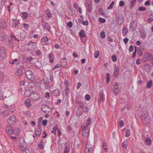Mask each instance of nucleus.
I'll use <instances>...</instances> for the list:
<instances>
[{
	"mask_svg": "<svg viewBox=\"0 0 153 153\" xmlns=\"http://www.w3.org/2000/svg\"><path fill=\"white\" fill-rule=\"evenodd\" d=\"M67 142H66L65 144V147L64 150V153H69V150L70 148L69 146H67Z\"/></svg>",
	"mask_w": 153,
	"mask_h": 153,
	"instance_id": "nucleus-23",
	"label": "nucleus"
},
{
	"mask_svg": "<svg viewBox=\"0 0 153 153\" xmlns=\"http://www.w3.org/2000/svg\"><path fill=\"white\" fill-rule=\"evenodd\" d=\"M30 100L29 99H27L26 100L25 104L27 107H30L31 106V104L30 103Z\"/></svg>",
	"mask_w": 153,
	"mask_h": 153,
	"instance_id": "nucleus-22",
	"label": "nucleus"
},
{
	"mask_svg": "<svg viewBox=\"0 0 153 153\" xmlns=\"http://www.w3.org/2000/svg\"><path fill=\"white\" fill-rule=\"evenodd\" d=\"M60 91L59 89H56L53 91V94L55 96H58L60 94Z\"/></svg>",
	"mask_w": 153,
	"mask_h": 153,
	"instance_id": "nucleus-27",
	"label": "nucleus"
},
{
	"mask_svg": "<svg viewBox=\"0 0 153 153\" xmlns=\"http://www.w3.org/2000/svg\"><path fill=\"white\" fill-rule=\"evenodd\" d=\"M128 145L127 144V143L126 141H124L122 143V146L123 148L125 149L127 148Z\"/></svg>",
	"mask_w": 153,
	"mask_h": 153,
	"instance_id": "nucleus-53",
	"label": "nucleus"
},
{
	"mask_svg": "<svg viewBox=\"0 0 153 153\" xmlns=\"http://www.w3.org/2000/svg\"><path fill=\"white\" fill-rule=\"evenodd\" d=\"M81 97L77 98L75 100L76 103L78 105V106L80 108H82L84 106V103L81 101Z\"/></svg>",
	"mask_w": 153,
	"mask_h": 153,
	"instance_id": "nucleus-10",
	"label": "nucleus"
},
{
	"mask_svg": "<svg viewBox=\"0 0 153 153\" xmlns=\"http://www.w3.org/2000/svg\"><path fill=\"white\" fill-rule=\"evenodd\" d=\"M125 4L124 2L123 1H120L119 2V5L120 6L122 7H123Z\"/></svg>",
	"mask_w": 153,
	"mask_h": 153,
	"instance_id": "nucleus-62",
	"label": "nucleus"
},
{
	"mask_svg": "<svg viewBox=\"0 0 153 153\" xmlns=\"http://www.w3.org/2000/svg\"><path fill=\"white\" fill-rule=\"evenodd\" d=\"M41 127V126H40L39 125V128L37 129L35 131V134L36 136L38 137H39V136L41 134V131L40 129Z\"/></svg>",
	"mask_w": 153,
	"mask_h": 153,
	"instance_id": "nucleus-18",
	"label": "nucleus"
},
{
	"mask_svg": "<svg viewBox=\"0 0 153 153\" xmlns=\"http://www.w3.org/2000/svg\"><path fill=\"white\" fill-rule=\"evenodd\" d=\"M73 25L72 23L71 22H69L67 24L68 27L69 28H71L72 27Z\"/></svg>",
	"mask_w": 153,
	"mask_h": 153,
	"instance_id": "nucleus-58",
	"label": "nucleus"
},
{
	"mask_svg": "<svg viewBox=\"0 0 153 153\" xmlns=\"http://www.w3.org/2000/svg\"><path fill=\"white\" fill-rule=\"evenodd\" d=\"M65 85L66 86L65 89V94L66 95H67L69 94V89L68 88V86H67L66 84Z\"/></svg>",
	"mask_w": 153,
	"mask_h": 153,
	"instance_id": "nucleus-56",
	"label": "nucleus"
},
{
	"mask_svg": "<svg viewBox=\"0 0 153 153\" xmlns=\"http://www.w3.org/2000/svg\"><path fill=\"white\" fill-rule=\"evenodd\" d=\"M0 27L3 29H5L7 28V24L4 19H3L0 20Z\"/></svg>",
	"mask_w": 153,
	"mask_h": 153,
	"instance_id": "nucleus-9",
	"label": "nucleus"
},
{
	"mask_svg": "<svg viewBox=\"0 0 153 153\" xmlns=\"http://www.w3.org/2000/svg\"><path fill=\"white\" fill-rule=\"evenodd\" d=\"M54 56L53 54V53H51L49 55V57L50 59V62L52 63L53 62V57Z\"/></svg>",
	"mask_w": 153,
	"mask_h": 153,
	"instance_id": "nucleus-33",
	"label": "nucleus"
},
{
	"mask_svg": "<svg viewBox=\"0 0 153 153\" xmlns=\"http://www.w3.org/2000/svg\"><path fill=\"white\" fill-rule=\"evenodd\" d=\"M115 68L114 69V76L116 77L117 76L119 72V69L117 67H116V65H115Z\"/></svg>",
	"mask_w": 153,
	"mask_h": 153,
	"instance_id": "nucleus-16",
	"label": "nucleus"
},
{
	"mask_svg": "<svg viewBox=\"0 0 153 153\" xmlns=\"http://www.w3.org/2000/svg\"><path fill=\"white\" fill-rule=\"evenodd\" d=\"M79 35L80 37H83L85 36L86 34L84 30H81L79 33Z\"/></svg>",
	"mask_w": 153,
	"mask_h": 153,
	"instance_id": "nucleus-34",
	"label": "nucleus"
},
{
	"mask_svg": "<svg viewBox=\"0 0 153 153\" xmlns=\"http://www.w3.org/2000/svg\"><path fill=\"white\" fill-rule=\"evenodd\" d=\"M114 4V1H112L111 2V3L110 4V5H109V6L108 7V9H112L113 7V6Z\"/></svg>",
	"mask_w": 153,
	"mask_h": 153,
	"instance_id": "nucleus-52",
	"label": "nucleus"
},
{
	"mask_svg": "<svg viewBox=\"0 0 153 153\" xmlns=\"http://www.w3.org/2000/svg\"><path fill=\"white\" fill-rule=\"evenodd\" d=\"M99 94L100 97V101H103L105 99V97L103 91L101 90Z\"/></svg>",
	"mask_w": 153,
	"mask_h": 153,
	"instance_id": "nucleus-19",
	"label": "nucleus"
},
{
	"mask_svg": "<svg viewBox=\"0 0 153 153\" xmlns=\"http://www.w3.org/2000/svg\"><path fill=\"white\" fill-rule=\"evenodd\" d=\"M143 122L145 125H148L149 123V119L148 117H145L143 119Z\"/></svg>",
	"mask_w": 153,
	"mask_h": 153,
	"instance_id": "nucleus-20",
	"label": "nucleus"
},
{
	"mask_svg": "<svg viewBox=\"0 0 153 153\" xmlns=\"http://www.w3.org/2000/svg\"><path fill=\"white\" fill-rule=\"evenodd\" d=\"M28 50L29 51H33L36 48V45H28Z\"/></svg>",
	"mask_w": 153,
	"mask_h": 153,
	"instance_id": "nucleus-26",
	"label": "nucleus"
},
{
	"mask_svg": "<svg viewBox=\"0 0 153 153\" xmlns=\"http://www.w3.org/2000/svg\"><path fill=\"white\" fill-rule=\"evenodd\" d=\"M5 42L6 44L8 47H12L13 48H18V47L16 46V44L14 41H13L12 39H7V38L5 39Z\"/></svg>",
	"mask_w": 153,
	"mask_h": 153,
	"instance_id": "nucleus-2",
	"label": "nucleus"
},
{
	"mask_svg": "<svg viewBox=\"0 0 153 153\" xmlns=\"http://www.w3.org/2000/svg\"><path fill=\"white\" fill-rule=\"evenodd\" d=\"M26 35V33L24 31H23L21 32L20 36L22 38H24Z\"/></svg>",
	"mask_w": 153,
	"mask_h": 153,
	"instance_id": "nucleus-38",
	"label": "nucleus"
},
{
	"mask_svg": "<svg viewBox=\"0 0 153 153\" xmlns=\"http://www.w3.org/2000/svg\"><path fill=\"white\" fill-rule=\"evenodd\" d=\"M144 56L146 59L148 61H151L153 59V55L149 53H145Z\"/></svg>",
	"mask_w": 153,
	"mask_h": 153,
	"instance_id": "nucleus-8",
	"label": "nucleus"
},
{
	"mask_svg": "<svg viewBox=\"0 0 153 153\" xmlns=\"http://www.w3.org/2000/svg\"><path fill=\"white\" fill-rule=\"evenodd\" d=\"M42 110L46 114H48L51 110V108L45 104L42 105L41 107Z\"/></svg>",
	"mask_w": 153,
	"mask_h": 153,
	"instance_id": "nucleus-5",
	"label": "nucleus"
},
{
	"mask_svg": "<svg viewBox=\"0 0 153 153\" xmlns=\"http://www.w3.org/2000/svg\"><path fill=\"white\" fill-rule=\"evenodd\" d=\"M26 75L27 78L31 81H33L35 79L34 75L32 71L30 70H27L26 72Z\"/></svg>",
	"mask_w": 153,
	"mask_h": 153,
	"instance_id": "nucleus-3",
	"label": "nucleus"
},
{
	"mask_svg": "<svg viewBox=\"0 0 153 153\" xmlns=\"http://www.w3.org/2000/svg\"><path fill=\"white\" fill-rule=\"evenodd\" d=\"M38 146L40 149L43 150L45 146L44 144H42L41 143H38Z\"/></svg>",
	"mask_w": 153,
	"mask_h": 153,
	"instance_id": "nucleus-40",
	"label": "nucleus"
},
{
	"mask_svg": "<svg viewBox=\"0 0 153 153\" xmlns=\"http://www.w3.org/2000/svg\"><path fill=\"white\" fill-rule=\"evenodd\" d=\"M138 10L140 11H145L146 10V8L145 7L141 6L139 7Z\"/></svg>",
	"mask_w": 153,
	"mask_h": 153,
	"instance_id": "nucleus-46",
	"label": "nucleus"
},
{
	"mask_svg": "<svg viewBox=\"0 0 153 153\" xmlns=\"http://www.w3.org/2000/svg\"><path fill=\"white\" fill-rule=\"evenodd\" d=\"M4 78V75L3 73L0 71V82L3 80Z\"/></svg>",
	"mask_w": 153,
	"mask_h": 153,
	"instance_id": "nucleus-39",
	"label": "nucleus"
},
{
	"mask_svg": "<svg viewBox=\"0 0 153 153\" xmlns=\"http://www.w3.org/2000/svg\"><path fill=\"white\" fill-rule=\"evenodd\" d=\"M153 85V82L152 80H150L146 84V87L148 88H150Z\"/></svg>",
	"mask_w": 153,
	"mask_h": 153,
	"instance_id": "nucleus-24",
	"label": "nucleus"
},
{
	"mask_svg": "<svg viewBox=\"0 0 153 153\" xmlns=\"http://www.w3.org/2000/svg\"><path fill=\"white\" fill-rule=\"evenodd\" d=\"M87 6H92V1L90 0H88L86 1Z\"/></svg>",
	"mask_w": 153,
	"mask_h": 153,
	"instance_id": "nucleus-55",
	"label": "nucleus"
},
{
	"mask_svg": "<svg viewBox=\"0 0 153 153\" xmlns=\"http://www.w3.org/2000/svg\"><path fill=\"white\" fill-rule=\"evenodd\" d=\"M44 83L45 85L46 86V88H48L49 86V82L47 79H44Z\"/></svg>",
	"mask_w": 153,
	"mask_h": 153,
	"instance_id": "nucleus-36",
	"label": "nucleus"
},
{
	"mask_svg": "<svg viewBox=\"0 0 153 153\" xmlns=\"http://www.w3.org/2000/svg\"><path fill=\"white\" fill-rule=\"evenodd\" d=\"M22 15L23 16V17L25 18H26L28 16V14L26 12L23 13Z\"/></svg>",
	"mask_w": 153,
	"mask_h": 153,
	"instance_id": "nucleus-60",
	"label": "nucleus"
},
{
	"mask_svg": "<svg viewBox=\"0 0 153 153\" xmlns=\"http://www.w3.org/2000/svg\"><path fill=\"white\" fill-rule=\"evenodd\" d=\"M94 145L92 142H88L86 147V148L93 149Z\"/></svg>",
	"mask_w": 153,
	"mask_h": 153,
	"instance_id": "nucleus-15",
	"label": "nucleus"
},
{
	"mask_svg": "<svg viewBox=\"0 0 153 153\" xmlns=\"http://www.w3.org/2000/svg\"><path fill=\"white\" fill-rule=\"evenodd\" d=\"M48 39L47 36H44L41 39V42L42 45H45L48 43Z\"/></svg>",
	"mask_w": 153,
	"mask_h": 153,
	"instance_id": "nucleus-17",
	"label": "nucleus"
},
{
	"mask_svg": "<svg viewBox=\"0 0 153 153\" xmlns=\"http://www.w3.org/2000/svg\"><path fill=\"white\" fill-rule=\"evenodd\" d=\"M128 32V29L126 27H124L123 28L122 33L123 36L126 35Z\"/></svg>",
	"mask_w": 153,
	"mask_h": 153,
	"instance_id": "nucleus-32",
	"label": "nucleus"
},
{
	"mask_svg": "<svg viewBox=\"0 0 153 153\" xmlns=\"http://www.w3.org/2000/svg\"><path fill=\"white\" fill-rule=\"evenodd\" d=\"M137 0H132L131 2V6H133L135 5Z\"/></svg>",
	"mask_w": 153,
	"mask_h": 153,
	"instance_id": "nucleus-59",
	"label": "nucleus"
},
{
	"mask_svg": "<svg viewBox=\"0 0 153 153\" xmlns=\"http://www.w3.org/2000/svg\"><path fill=\"white\" fill-rule=\"evenodd\" d=\"M16 117L14 116L10 117L7 120V122L9 124H13L17 122Z\"/></svg>",
	"mask_w": 153,
	"mask_h": 153,
	"instance_id": "nucleus-6",
	"label": "nucleus"
},
{
	"mask_svg": "<svg viewBox=\"0 0 153 153\" xmlns=\"http://www.w3.org/2000/svg\"><path fill=\"white\" fill-rule=\"evenodd\" d=\"M41 24L42 25L43 28L47 30H49L50 29V27L49 24L46 22L44 21H42L41 22Z\"/></svg>",
	"mask_w": 153,
	"mask_h": 153,
	"instance_id": "nucleus-11",
	"label": "nucleus"
},
{
	"mask_svg": "<svg viewBox=\"0 0 153 153\" xmlns=\"http://www.w3.org/2000/svg\"><path fill=\"white\" fill-rule=\"evenodd\" d=\"M22 73L23 72L22 70H18V71L16 72L15 74L16 76H19L22 74Z\"/></svg>",
	"mask_w": 153,
	"mask_h": 153,
	"instance_id": "nucleus-37",
	"label": "nucleus"
},
{
	"mask_svg": "<svg viewBox=\"0 0 153 153\" xmlns=\"http://www.w3.org/2000/svg\"><path fill=\"white\" fill-rule=\"evenodd\" d=\"M145 142L146 143V144L149 146H150L152 144V140L150 138L146 139Z\"/></svg>",
	"mask_w": 153,
	"mask_h": 153,
	"instance_id": "nucleus-25",
	"label": "nucleus"
},
{
	"mask_svg": "<svg viewBox=\"0 0 153 153\" xmlns=\"http://www.w3.org/2000/svg\"><path fill=\"white\" fill-rule=\"evenodd\" d=\"M19 24L20 23L19 21L18 20H17L15 21V22L12 23V26L13 27H16L19 26Z\"/></svg>",
	"mask_w": 153,
	"mask_h": 153,
	"instance_id": "nucleus-28",
	"label": "nucleus"
},
{
	"mask_svg": "<svg viewBox=\"0 0 153 153\" xmlns=\"http://www.w3.org/2000/svg\"><path fill=\"white\" fill-rule=\"evenodd\" d=\"M46 14L49 17H51L52 14L50 13V11L49 9H47L45 11Z\"/></svg>",
	"mask_w": 153,
	"mask_h": 153,
	"instance_id": "nucleus-35",
	"label": "nucleus"
},
{
	"mask_svg": "<svg viewBox=\"0 0 153 153\" xmlns=\"http://www.w3.org/2000/svg\"><path fill=\"white\" fill-rule=\"evenodd\" d=\"M13 129L11 126H7L6 128V131L7 134L9 135H11L13 133Z\"/></svg>",
	"mask_w": 153,
	"mask_h": 153,
	"instance_id": "nucleus-12",
	"label": "nucleus"
},
{
	"mask_svg": "<svg viewBox=\"0 0 153 153\" xmlns=\"http://www.w3.org/2000/svg\"><path fill=\"white\" fill-rule=\"evenodd\" d=\"M6 50L4 48L2 47L0 49V60H3L5 57Z\"/></svg>",
	"mask_w": 153,
	"mask_h": 153,
	"instance_id": "nucleus-4",
	"label": "nucleus"
},
{
	"mask_svg": "<svg viewBox=\"0 0 153 153\" xmlns=\"http://www.w3.org/2000/svg\"><path fill=\"white\" fill-rule=\"evenodd\" d=\"M13 133L15 135H18L20 133V131L19 129L18 128H15L13 130Z\"/></svg>",
	"mask_w": 153,
	"mask_h": 153,
	"instance_id": "nucleus-21",
	"label": "nucleus"
},
{
	"mask_svg": "<svg viewBox=\"0 0 153 153\" xmlns=\"http://www.w3.org/2000/svg\"><path fill=\"white\" fill-rule=\"evenodd\" d=\"M58 128V126L56 125L53 128L52 130L51 131V133H54V135H56V131L57 129Z\"/></svg>",
	"mask_w": 153,
	"mask_h": 153,
	"instance_id": "nucleus-30",
	"label": "nucleus"
},
{
	"mask_svg": "<svg viewBox=\"0 0 153 153\" xmlns=\"http://www.w3.org/2000/svg\"><path fill=\"white\" fill-rule=\"evenodd\" d=\"M30 91V90L25 91V95H26L27 94H30V98L34 100H38L40 98V95L38 93L34 91L31 93Z\"/></svg>",
	"mask_w": 153,
	"mask_h": 153,
	"instance_id": "nucleus-1",
	"label": "nucleus"
},
{
	"mask_svg": "<svg viewBox=\"0 0 153 153\" xmlns=\"http://www.w3.org/2000/svg\"><path fill=\"white\" fill-rule=\"evenodd\" d=\"M111 59L112 61L114 62H115L117 60V56L115 54L112 55L111 57Z\"/></svg>",
	"mask_w": 153,
	"mask_h": 153,
	"instance_id": "nucleus-44",
	"label": "nucleus"
},
{
	"mask_svg": "<svg viewBox=\"0 0 153 153\" xmlns=\"http://www.w3.org/2000/svg\"><path fill=\"white\" fill-rule=\"evenodd\" d=\"M99 20L100 22L102 23H104L106 22L105 19L102 18H100Z\"/></svg>",
	"mask_w": 153,
	"mask_h": 153,
	"instance_id": "nucleus-57",
	"label": "nucleus"
},
{
	"mask_svg": "<svg viewBox=\"0 0 153 153\" xmlns=\"http://www.w3.org/2000/svg\"><path fill=\"white\" fill-rule=\"evenodd\" d=\"M152 21H153V18H149L147 20V22L149 23H150Z\"/></svg>",
	"mask_w": 153,
	"mask_h": 153,
	"instance_id": "nucleus-63",
	"label": "nucleus"
},
{
	"mask_svg": "<svg viewBox=\"0 0 153 153\" xmlns=\"http://www.w3.org/2000/svg\"><path fill=\"white\" fill-rule=\"evenodd\" d=\"M87 9L89 13H91L92 11V6H87Z\"/></svg>",
	"mask_w": 153,
	"mask_h": 153,
	"instance_id": "nucleus-49",
	"label": "nucleus"
},
{
	"mask_svg": "<svg viewBox=\"0 0 153 153\" xmlns=\"http://www.w3.org/2000/svg\"><path fill=\"white\" fill-rule=\"evenodd\" d=\"M137 23L135 21H133L131 23L130 25V29L132 30L133 31L137 27Z\"/></svg>",
	"mask_w": 153,
	"mask_h": 153,
	"instance_id": "nucleus-14",
	"label": "nucleus"
},
{
	"mask_svg": "<svg viewBox=\"0 0 153 153\" xmlns=\"http://www.w3.org/2000/svg\"><path fill=\"white\" fill-rule=\"evenodd\" d=\"M110 81V75L109 73L107 74L106 81L108 83H109Z\"/></svg>",
	"mask_w": 153,
	"mask_h": 153,
	"instance_id": "nucleus-45",
	"label": "nucleus"
},
{
	"mask_svg": "<svg viewBox=\"0 0 153 153\" xmlns=\"http://www.w3.org/2000/svg\"><path fill=\"white\" fill-rule=\"evenodd\" d=\"M118 83L117 82H115L113 86V91L115 95H117L119 92L118 90Z\"/></svg>",
	"mask_w": 153,
	"mask_h": 153,
	"instance_id": "nucleus-7",
	"label": "nucleus"
},
{
	"mask_svg": "<svg viewBox=\"0 0 153 153\" xmlns=\"http://www.w3.org/2000/svg\"><path fill=\"white\" fill-rule=\"evenodd\" d=\"M130 134V131L129 129H127L125 133V136L126 137H129Z\"/></svg>",
	"mask_w": 153,
	"mask_h": 153,
	"instance_id": "nucleus-48",
	"label": "nucleus"
},
{
	"mask_svg": "<svg viewBox=\"0 0 153 153\" xmlns=\"http://www.w3.org/2000/svg\"><path fill=\"white\" fill-rule=\"evenodd\" d=\"M62 65L61 64H56L55 66H54L53 68V70H54L56 69L60 68L62 66Z\"/></svg>",
	"mask_w": 153,
	"mask_h": 153,
	"instance_id": "nucleus-42",
	"label": "nucleus"
},
{
	"mask_svg": "<svg viewBox=\"0 0 153 153\" xmlns=\"http://www.w3.org/2000/svg\"><path fill=\"white\" fill-rule=\"evenodd\" d=\"M51 96L49 92H46L45 94V97L46 98H49Z\"/></svg>",
	"mask_w": 153,
	"mask_h": 153,
	"instance_id": "nucleus-54",
	"label": "nucleus"
},
{
	"mask_svg": "<svg viewBox=\"0 0 153 153\" xmlns=\"http://www.w3.org/2000/svg\"><path fill=\"white\" fill-rule=\"evenodd\" d=\"M33 59V58L31 56L29 57L26 59V61L29 62H31V61H32Z\"/></svg>",
	"mask_w": 153,
	"mask_h": 153,
	"instance_id": "nucleus-61",
	"label": "nucleus"
},
{
	"mask_svg": "<svg viewBox=\"0 0 153 153\" xmlns=\"http://www.w3.org/2000/svg\"><path fill=\"white\" fill-rule=\"evenodd\" d=\"M22 153H30V151L28 149H26L23 151Z\"/></svg>",
	"mask_w": 153,
	"mask_h": 153,
	"instance_id": "nucleus-64",
	"label": "nucleus"
},
{
	"mask_svg": "<svg viewBox=\"0 0 153 153\" xmlns=\"http://www.w3.org/2000/svg\"><path fill=\"white\" fill-rule=\"evenodd\" d=\"M92 149H89L86 148L85 150V153H92Z\"/></svg>",
	"mask_w": 153,
	"mask_h": 153,
	"instance_id": "nucleus-43",
	"label": "nucleus"
},
{
	"mask_svg": "<svg viewBox=\"0 0 153 153\" xmlns=\"http://www.w3.org/2000/svg\"><path fill=\"white\" fill-rule=\"evenodd\" d=\"M99 55V52L98 51H97L95 52L94 53V56L95 58L98 57Z\"/></svg>",
	"mask_w": 153,
	"mask_h": 153,
	"instance_id": "nucleus-47",
	"label": "nucleus"
},
{
	"mask_svg": "<svg viewBox=\"0 0 153 153\" xmlns=\"http://www.w3.org/2000/svg\"><path fill=\"white\" fill-rule=\"evenodd\" d=\"M100 36L102 39H103L105 37V33L104 31L102 32L100 34Z\"/></svg>",
	"mask_w": 153,
	"mask_h": 153,
	"instance_id": "nucleus-51",
	"label": "nucleus"
},
{
	"mask_svg": "<svg viewBox=\"0 0 153 153\" xmlns=\"http://www.w3.org/2000/svg\"><path fill=\"white\" fill-rule=\"evenodd\" d=\"M90 130V128L88 126L86 125L83 127L82 129V131H85L87 132H89Z\"/></svg>",
	"mask_w": 153,
	"mask_h": 153,
	"instance_id": "nucleus-31",
	"label": "nucleus"
},
{
	"mask_svg": "<svg viewBox=\"0 0 153 153\" xmlns=\"http://www.w3.org/2000/svg\"><path fill=\"white\" fill-rule=\"evenodd\" d=\"M91 121V120L90 118H88L87 120L86 125L89 126L90 125Z\"/></svg>",
	"mask_w": 153,
	"mask_h": 153,
	"instance_id": "nucleus-50",
	"label": "nucleus"
},
{
	"mask_svg": "<svg viewBox=\"0 0 153 153\" xmlns=\"http://www.w3.org/2000/svg\"><path fill=\"white\" fill-rule=\"evenodd\" d=\"M3 115L4 116H6L9 114V111L7 110H4L3 112Z\"/></svg>",
	"mask_w": 153,
	"mask_h": 153,
	"instance_id": "nucleus-41",
	"label": "nucleus"
},
{
	"mask_svg": "<svg viewBox=\"0 0 153 153\" xmlns=\"http://www.w3.org/2000/svg\"><path fill=\"white\" fill-rule=\"evenodd\" d=\"M7 37V36H5L2 30L0 29V41H3L5 40Z\"/></svg>",
	"mask_w": 153,
	"mask_h": 153,
	"instance_id": "nucleus-13",
	"label": "nucleus"
},
{
	"mask_svg": "<svg viewBox=\"0 0 153 153\" xmlns=\"http://www.w3.org/2000/svg\"><path fill=\"white\" fill-rule=\"evenodd\" d=\"M82 135L84 137H86L89 136V132H88L85 131H82Z\"/></svg>",
	"mask_w": 153,
	"mask_h": 153,
	"instance_id": "nucleus-29",
	"label": "nucleus"
}]
</instances>
